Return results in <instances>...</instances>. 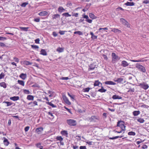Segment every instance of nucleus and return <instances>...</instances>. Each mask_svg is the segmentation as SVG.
<instances>
[{"label": "nucleus", "mask_w": 149, "mask_h": 149, "mask_svg": "<svg viewBox=\"0 0 149 149\" xmlns=\"http://www.w3.org/2000/svg\"><path fill=\"white\" fill-rule=\"evenodd\" d=\"M20 29L22 31H28V29L29 27H20Z\"/></svg>", "instance_id": "c03bdc74"}, {"label": "nucleus", "mask_w": 149, "mask_h": 149, "mask_svg": "<svg viewBox=\"0 0 149 149\" xmlns=\"http://www.w3.org/2000/svg\"><path fill=\"white\" fill-rule=\"evenodd\" d=\"M136 67L143 72H146V70L145 67L139 63L136 64Z\"/></svg>", "instance_id": "20e7f679"}, {"label": "nucleus", "mask_w": 149, "mask_h": 149, "mask_svg": "<svg viewBox=\"0 0 149 149\" xmlns=\"http://www.w3.org/2000/svg\"><path fill=\"white\" fill-rule=\"evenodd\" d=\"M10 99L13 101L17 100L19 99V96H14L10 97Z\"/></svg>", "instance_id": "f3484780"}, {"label": "nucleus", "mask_w": 149, "mask_h": 149, "mask_svg": "<svg viewBox=\"0 0 149 149\" xmlns=\"http://www.w3.org/2000/svg\"><path fill=\"white\" fill-rule=\"evenodd\" d=\"M99 119V117L96 116H93L89 118V120L91 122H96V120Z\"/></svg>", "instance_id": "9d476101"}, {"label": "nucleus", "mask_w": 149, "mask_h": 149, "mask_svg": "<svg viewBox=\"0 0 149 149\" xmlns=\"http://www.w3.org/2000/svg\"><path fill=\"white\" fill-rule=\"evenodd\" d=\"M40 54L44 56H46L47 54L45 49H42L40 51Z\"/></svg>", "instance_id": "a211bd4d"}, {"label": "nucleus", "mask_w": 149, "mask_h": 149, "mask_svg": "<svg viewBox=\"0 0 149 149\" xmlns=\"http://www.w3.org/2000/svg\"><path fill=\"white\" fill-rule=\"evenodd\" d=\"M47 114L50 116L52 118H54V115H53V114L52 112L51 111H49L47 112Z\"/></svg>", "instance_id": "09e8293b"}, {"label": "nucleus", "mask_w": 149, "mask_h": 149, "mask_svg": "<svg viewBox=\"0 0 149 149\" xmlns=\"http://www.w3.org/2000/svg\"><path fill=\"white\" fill-rule=\"evenodd\" d=\"M30 127L29 126L26 127L24 128V131L25 132H27L29 130Z\"/></svg>", "instance_id": "bf43d9fd"}, {"label": "nucleus", "mask_w": 149, "mask_h": 149, "mask_svg": "<svg viewBox=\"0 0 149 149\" xmlns=\"http://www.w3.org/2000/svg\"><path fill=\"white\" fill-rule=\"evenodd\" d=\"M31 104H33L32 106H35L38 105V102L36 101H35L33 102H31L28 103V105H30Z\"/></svg>", "instance_id": "a878e982"}, {"label": "nucleus", "mask_w": 149, "mask_h": 149, "mask_svg": "<svg viewBox=\"0 0 149 149\" xmlns=\"http://www.w3.org/2000/svg\"><path fill=\"white\" fill-rule=\"evenodd\" d=\"M63 49L62 48L58 47L56 49V51L59 52H63Z\"/></svg>", "instance_id": "a18cd8bd"}, {"label": "nucleus", "mask_w": 149, "mask_h": 149, "mask_svg": "<svg viewBox=\"0 0 149 149\" xmlns=\"http://www.w3.org/2000/svg\"><path fill=\"white\" fill-rule=\"evenodd\" d=\"M90 89V88H87L83 89L84 91V92H88L89 91Z\"/></svg>", "instance_id": "5fc2aeb1"}, {"label": "nucleus", "mask_w": 149, "mask_h": 149, "mask_svg": "<svg viewBox=\"0 0 149 149\" xmlns=\"http://www.w3.org/2000/svg\"><path fill=\"white\" fill-rule=\"evenodd\" d=\"M112 31L115 33H121V31L120 30L115 28L113 29L112 30Z\"/></svg>", "instance_id": "c85d7f7f"}, {"label": "nucleus", "mask_w": 149, "mask_h": 149, "mask_svg": "<svg viewBox=\"0 0 149 149\" xmlns=\"http://www.w3.org/2000/svg\"><path fill=\"white\" fill-rule=\"evenodd\" d=\"M26 75H19L20 78L23 79H25L26 78Z\"/></svg>", "instance_id": "8fccbe9b"}, {"label": "nucleus", "mask_w": 149, "mask_h": 149, "mask_svg": "<svg viewBox=\"0 0 149 149\" xmlns=\"http://www.w3.org/2000/svg\"><path fill=\"white\" fill-rule=\"evenodd\" d=\"M23 92L24 94L27 95L31 93L29 90L26 89H24L23 90Z\"/></svg>", "instance_id": "a19ab883"}, {"label": "nucleus", "mask_w": 149, "mask_h": 149, "mask_svg": "<svg viewBox=\"0 0 149 149\" xmlns=\"http://www.w3.org/2000/svg\"><path fill=\"white\" fill-rule=\"evenodd\" d=\"M79 148H80V149H87V148H86V147L85 146H80L79 147Z\"/></svg>", "instance_id": "774afa93"}, {"label": "nucleus", "mask_w": 149, "mask_h": 149, "mask_svg": "<svg viewBox=\"0 0 149 149\" xmlns=\"http://www.w3.org/2000/svg\"><path fill=\"white\" fill-rule=\"evenodd\" d=\"M62 15L64 16H65V17H70L71 16V15L69 14L68 13H63L62 14Z\"/></svg>", "instance_id": "ea45409f"}, {"label": "nucleus", "mask_w": 149, "mask_h": 149, "mask_svg": "<svg viewBox=\"0 0 149 149\" xmlns=\"http://www.w3.org/2000/svg\"><path fill=\"white\" fill-rule=\"evenodd\" d=\"M31 47L32 48L34 49H38L39 48V47L36 45H31Z\"/></svg>", "instance_id": "3c124183"}, {"label": "nucleus", "mask_w": 149, "mask_h": 149, "mask_svg": "<svg viewBox=\"0 0 149 149\" xmlns=\"http://www.w3.org/2000/svg\"><path fill=\"white\" fill-rule=\"evenodd\" d=\"M40 41V40L39 38L36 39L35 40V43L37 44H39Z\"/></svg>", "instance_id": "052dcab7"}, {"label": "nucleus", "mask_w": 149, "mask_h": 149, "mask_svg": "<svg viewBox=\"0 0 149 149\" xmlns=\"http://www.w3.org/2000/svg\"><path fill=\"white\" fill-rule=\"evenodd\" d=\"M123 137V136H116L114 137H110L109 138V139H111V140H113V139H118L119 138H122Z\"/></svg>", "instance_id": "79ce46f5"}, {"label": "nucleus", "mask_w": 149, "mask_h": 149, "mask_svg": "<svg viewBox=\"0 0 149 149\" xmlns=\"http://www.w3.org/2000/svg\"><path fill=\"white\" fill-rule=\"evenodd\" d=\"M120 21L123 25H125V26L127 27H130L128 22L125 19L123 18H121L120 19Z\"/></svg>", "instance_id": "423d86ee"}, {"label": "nucleus", "mask_w": 149, "mask_h": 149, "mask_svg": "<svg viewBox=\"0 0 149 149\" xmlns=\"http://www.w3.org/2000/svg\"><path fill=\"white\" fill-rule=\"evenodd\" d=\"M46 103L47 104L51 106L53 108L56 107V106L54 105L53 104H52L51 102H46Z\"/></svg>", "instance_id": "c756f323"}, {"label": "nucleus", "mask_w": 149, "mask_h": 149, "mask_svg": "<svg viewBox=\"0 0 149 149\" xmlns=\"http://www.w3.org/2000/svg\"><path fill=\"white\" fill-rule=\"evenodd\" d=\"M65 32H66V31H62L60 30L59 32V33L61 35H63L65 34Z\"/></svg>", "instance_id": "13d9d810"}, {"label": "nucleus", "mask_w": 149, "mask_h": 149, "mask_svg": "<svg viewBox=\"0 0 149 149\" xmlns=\"http://www.w3.org/2000/svg\"><path fill=\"white\" fill-rule=\"evenodd\" d=\"M122 97L118 95H113L112 97V98L114 100L116 99H121Z\"/></svg>", "instance_id": "dca6fc26"}, {"label": "nucleus", "mask_w": 149, "mask_h": 149, "mask_svg": "<svg viewBox=\"0 0 149 149\" xmlns=\"http://www.w3.org/2000/svg\"><path fill=\"white\" fill-rule=\"evenodd\" d=\"M46 103L47 104L51 106L53 108L56 107V106L54 105L53 104H52L51 102H46Z\"/></svg>", "instance_id": "7c9ffc66"}, {"label": "nucleus", "mask_w": 149, "mask_h": 149, "mask_svg": "<svg viewBox=\"0 0 149 149\" xmlns=\"http://www.w3.org/2000/svg\"><path fill=\"white\" fill-rule=\"evenodd\" d=\"M89 17L92 19H94L96 18V17L95 16V15L92 13H89Z\"/></svg>", "instance_id": "2f4dec72"}, {"label": "nucleus", "mask_w": 149, "mask_h": 149, "mask_svg": "<svg viewBox=\"0 0 149 149\" xmlns=\"http://www.w3.org/2000/svg\"><path fill=\"white\" fill-rule=\"evenodd\" d=\"M114 81L115 82H117L119 83L123 84L124 83H125L126 81L125 79L123 78H117L116 79H115Z\"/></svg>", "instance_id": "1a4fd4ad"}, {"label": "nucleus", "mask_w": 149, "mask_h": 149, "mask_svg": "<svg viewBox=\"0 0 149 149\" xmlns=\"http://www.w3.org/2000/svg\"><path fill=\"white\" fill-rule=\"evenodd\" d=\"M3 103H5L6 104H7V106L8 107L10 106L11 105H12L13 103L11 102H7V101H4L3 102Z\"/></svg>", "instance_id": "37998d69"}, {"label": "nucleus", "mask_w": 149, "mask_h": 149, "mask_svg": "<svg viewBox=\"0 0 149 149\" xmlns=\"http://www.w3.org/2000/svg\"><path fill=\"white\" fill-rule=\"evenodd\" d=\"M90 34L91 35V38L93 39H96L97 38V36H95L93 32H90Z\"/></svg>", "instance_id": "72a5a7b5"}, {"label": "nucleus", "mask_w": 149, "mask_h": 149, "mask_svg": "<svg viewBox=\"0 0 149 149\" xmlns=\"http://www.w3.org/2000/svg\"><path fill=\"white\" fill-rule=\"evenodd\" d=\"M139 86L145 90L148 89L149 87L148 85L145 82L139 84Z\"/></svg>", "instance_id": "39448f33"}, {"label": "nucleus", "mask_w": 149, "mask_h": 149, "mask_svg": "<svg viewBox=\"0 0 149 149\" xmlns=\"http://www.w3.org/2000/svg\"><path fill=\"white\" fill-rule=\"evenodd\" d=\"M49 14L48 12L45 11L41 12L38 13V15L40 16H49Z\"/></svg>", "instance_id": "9b49d317"}, {"label": "nucleus", "mask_w": 149, "mask_h": 149, "mask_svg": "<svg viewBox=\"0 0 149 149\" xmlns=\"http://www.w3.org/2000/svg\"><path fill=\"white\" fill-rule=\"evenodd\" d=\"M34 98V96L31 95H28L26 97L27 99L29 100H33Z\"/></svg>", "instance_id": "6ab92c4d"}, {"label": "nucleus", "mask_w": 149, "mask_h": 149, "mask_svg": "<svg viewBox=\"0 0 149 149\" xmlns=\"http://www.w3.org/2000/svg\"><path fill=\"white\" fill-rule=\"evenodd\" d=\"M116 126L119 127L120 128L121 130L120 131H118L116 130H114L113 131L115 133H121L123 131H125V130L126 126L125 125L124 122L123 121L120 120L118 121L117 123Z\"/></svg>", "instance_id": "f257e3e1"}, {"label": "nucleus", "mask_w": 149, "mask_h": 149, "mask_svg": "<svg viewBox=\"0 0 149 149\" xmlns=\"http://www.w3.org/2000/svg\"><path fill=\"white\" fill-rule=\"evenodd\" d=\"M24 64L26 65H31L33 63L28 61H24L23 62Z\"/></svg>", "instance_id": "473e14b6"}, {"label": "nucleus", "mask_w": 149, "mask_h": 149, "mask_svg": "<svg viewBox=\"0 0 149 149\" xmlns=\"http://www.w3.org/2000/svg\"><path fill=\"white\" fill-rule=\"evenodd\" d=\"M102 56L104 60H107L108 58L107 56L106 55L103 54V55Z\"/></svg>", "instance_id": "69168bd1"}, {"label": "nucleus", "mask_w": 149, "mask_h": 149, "mask_svg": "<svg viewBox=\"0 0 149 149\" xmlns=\"http://www.w3.org/2000/svg\"><path fill=\"white\" fill-rule=\"evenodd\" d=\"M97 65L95 64V63H93L90 65L89 66L88 70H93L95 68H97Z\"/></svg>", "instance_id": "6e6552de"}, {"label": "nucleus", "mask_w": 149, "mask_h": 149, "mask_svg": "<svg viewBox=\"0 0 149 149\" xmlns=\"http://www.w3.org/2000/svg\"><path fill=\"white\" fill-rule=\"evenodd\" d=\"M3 143L4 145L6 146H7L9 144V142L8 140L5 137H3Z\"/></svg>", "instance_id": "4468645a"}, {"label": "nucleus", "mask_w": 149, "mask_h": 149, "mask_svg": "<svg viewBox=\"0 0 149 149\" xmlns=\"http://www.w3.org/2000/svg\"><path fill=\"white\" fill-rule=\"evenodd\" d=\"M56 139L57 141H62L63 140V138L61 136H57L56 138Z\"/></svg>", "instance_id": "58836bf2"}, {"label": "nucleus", "mask_w": 149, "mask_h": 149, "mask_svg": "<svg viewBox=\"0 0 149 149\" xmlns=\"http://www.w3.org/2000/svg\"><path fill=\"white\" fill-rule=\"evenodd\" d=\"M90 5H91V4H90L89 5L88 4H87L85 7L82 10V11L84 12H85L88 10Z\"/></svg>", "instance_id": "5701e85b"}, {"label": "nucleus", "mask_w": 149, "mask_h": 149, "mask_svg": "<svg viewBox=\"0 0 149 149\" xmlns=\"http://www.w3.org/2000/svg\"><path fill=\"white\" fill-rule=\"evenodd\" d=\"M86 21L89 23H91L92 22V20L89 19V18L88 19H86Z\"/></svg>", "instance_id": "0e129e2a"}, {"label": "nucleus", "mask_w": 149, "mask_h": 149, "mask_svg": "<svg viewBox=\"0 0 149 149\" xmlns=\"http://www.w3.org/2000/svg\"><path fill=\"white\" fill-rule=\"evenodd\" d=\"M18 83L20 85H22L23 86H24V82L22 80H18L17 81Z\"/></svg>", "instance_id": "e433bc0d"}, {"label": "nucleus", "mask_w": 149, "mask_h": 149, "mask_svg": "<svg viewBox=\"0 0 149 149\" xmlns=\"http://www.w3.org/2000/svg\"><path fill=\"white\" fill-rule=\"evenodd\" d=\"M104 83L106 85H115L116 83L111 81H107L105 82Z\"/></svg>", "instance_id": "2eb2a0df"}, {"label": "nucleus", "mask_w": 149, "mask_h": 149, "mask_svg": "<svg viewBox=\"0 0 149 149\" xmlns=\"http://www.w3.org/2000/svg\"><path fill=\"white\" fill-rule=\"evenodd\" d=\"M61 134L62 135L65 136L66 137H67L68 133L67 131L63 130L61 131Z\"/></svg>", "instance_id": "412c9836"}, {"label": "nucleus", "mask_w": 149, "mask_h": 149, "mask_svg": "<svg viewBox=\"0 0 149 149\" xmlns=\"http://www.w3.org/2000/svg\"><path fill=\"white\" fill-rule=\"evenodd\" d=\"M137 120L138 122L141 123H143L145 121L144 120L141 118H137Z\"/></svg>", "instance_id": "bb28decb"}, {"label": "nucleus", "mask_w": 149, "mask_h": 149, "mask_svg": "<svg viewBox=\"0 0 149 149\" xmlns=\"http://www.w3.org/2000/svg\"><path fill=\"white\" fill-rule=\"evenodd\" d=\"M68 95L72 99L74 100V96L71 95L69 93H68Z\"/></svg>", "instance_id": "603ef678"}, {"label": "nucleus", "mask_w": 149, "mask_h": 149, "mask_svg": "<svg viewBox=\"0 0 149 149\" xmlns=\"http://www.w3.org/2000/svg\"><path fill=\"white\" fill-rule=\"evenodd\" d=\"M60 17V15L58 14H54L52 16V18L53 19H56L58 18H59Z\"/></svg>", "instance_id": "cd10ccee"}, {"label": "nucleus", "mask_w": 149, "mask_h": 149, "mask_svg": "<svg viewBox=\"0 0 149 149\" xmlns=\"http://www.w3.org/2000/svg\"><path fill=\"white\" fill-rule=\"evenodd\" d=\"M0 46L2 47H6V45L3 42H0Z\"/></svg>", "instance_id": "680f3d73"}, {"label": "nucleus", "mask_w": 149, "mask_h": 149, "mask_svg": "<svg viewBox=\"0 0 149 149\" xmlns=\"http://www.w3.org/2000/svg\"><path fill=\"white\" fill-rule=\"evenodd\" d=\"M128 63L126 61H123L121 62V65L123 67H126L129 65Z\"/></svg>", "instance_id": "ddd939ff"}, {"label": "nucleus", "mask_w": 149, "mask_h": 149, "mask_svg": "<svg viewBox=\"0 0 149 149\" xmlns=\"http://www.w3.org/2000/svg\"><path fill=\"white\" fill-rule=\"evenodd\" d=\"M62 98L65 102L68 105H70L71 104V102L69 101L68 98L65 95H63L62 96Z\"/></svg>", "instance_id": "0eeeda50"}, {"label": "nucleus", "mask_w": 149, "mask_h": 149, "mask_svg": "<svg viewBox=\"0 0 149 149\" xmlns=\"http://www.w3.org/2000/svg\"><path fill=\"white\" fill-rule=\"evenodd\" d=\"M58 11L59 12L61 13L65 11V9L63 8V7L62 6H60L58 8Z\"/></svg>", "instance_id": "aec40b11"}, {"label": "nucleus", "mask_w": 149, "mask_h": 149, "mask_svg": "<svg viewBox=\"0 0 149 149\" xmlns=\"http://www.w3.org/2000/svg\"><path fill=\"white\" fill-rule=\"evenodd\" d=\"M135 3L133 2H127V3H125V4L127 6H132L134 5Z\"/></svg>", "instance_id": "393cba45"}, {"label": "nucleus", "mask_w": 149, "mask_h": 149, "mask_svg": "<svg viewBox=\"0 0 149 149\" xmlns=\"http://www.w3.org/2000/svg\"><path fill=\"white\" fill-rule=\"evenodd\" d=\"M74 34H77L79 35H82L83 34V33L80 31H75L74 32Z\"/></svg>", "instance_id": "49530a36"}, {"label": "nucleus", "mask_w": 149, "mask_h": 149, "mask_svg": "<svg viewBox=\"0 0 149 149\" xmlns=\"http://www.w3.org/2000/svg\"><path fill=\"white\" fill-rule=\"evenodd\" d=\"M43 128L42 127L37 128L36 129V132L38 134H40L43 131Z\"/></svg>", "instance_id": "f8f14e48"}, {"label": "nucleus", "mask_w": 149, "mask_h": 149, "mask_svg": "<svg viewBox=\"0 0 149 149\" xmlns=\"http://www.w3.org/2000/svg\"><path fill=\"white\" fill-rule=\"evenodd\" d=\"M111 56L112 57V62L113 63L120 59V58L118 56L116 55L113 52L112 53Z\"/></svg>", "instance_id": "7ed1b4c3"}, {"label": "nucleus", "mask_w": 149, "mask_h": 149, "mask_svg": "<svg viewBox=\"0 0 149 149\" xmlns=\"http://www.w3.org/2000/svg\"><path fill=\"white\" fill-rule=\"evenodd\" d=\"M36 146L37 148H41L42 146H41V143H36Z\"/></svg>", "instance_id": "864d4df0"}, {"label": "nucleus", "mask_w": 149, "mask_h": 149, "mask_svg": "<svg viewBox=\"0 0 149 149\" xmlns=\"http://www.w3.org/2000/svg\"><path fill=\"white\" fill-rule=\"evenodd\" d=\"M64 108L66 109V110H67V111L69 112L71 114H72V113L71 112V111L69 109H68V108H67L65 106H64Z\"/></svg>", "instance_id": "4d7b16f0"}, {"label": "nucleus", "mask_w": 149, "mask_h": 149, "mask_svg": "<svg viewBox=\"0 0 149 149\" xmlns=\"http://www.w3.org/2000/svg\"><path fill=\"white\" fill-rule=\"evenodd\" d=\"M100 84L102 85V84L99 81L96 80L94 82V85L95 86H98Z\"/></svg>", "instance_id": "b1692460"}, {"label": "nucleus", "mask_w": 149, "mask_h": 149, "mask_svg": "<svg viewBox=\"0 0 149 149\" xmlns=\"http://www.w3.org/2000/svg\"><path fill=\"white\" fill-rule=\"evenodd\" d=\"M0 86L1 87H3L4 88H6V84L4 82L0 83Z\"/></svg>", "instance_id": "c9c22d12"}, {"label": "nucleus", "mask_w": 149, "mask_h": 149, "mask_svg": "<svg viewBox=\"0 0 149 149\" xmlns=\"http://www.w3.org/2000/svg\"><path fill=\"white\" fill-rule=\"evenodd\" d=\"M67 124L71 126H75L77 125L76 121L74 119H70L66 120Z\"/></svg>", "instance_id": "f03ea898"}, {"label": "nucleus", "mask_w": 149, "mask_h": 149, "mask_svg": "<svg viewBox=\"0 0 149 149\" xmlns=\"http://www.w3.org/2000/svg\"><path fill=\"white\" fill-rule=\"evenodd\" d=\"M143 3L148 4L149 3V1L148 0H144L143 2Z\"/></svg>", "instance_id": "338daca9"}, {"label": "nucleus", "mask_w": 149, "mask_h": 149, "mask_svg": "<svg viewBox=\"0 0 149 149\" xmlns=\"http://www.w3.org/2000/svg\"><path fill=\"white\" fill-rule=\"evenodd\" d=\"M7 38L6 37H3L0 36V40H6Z\"/></svg>", "instance_id": "e2e57ef3"}, {"label": "nucleus", "mask_w": 149, "mask_h": 149, "mask_svg": "<svg viewBox=\"0 0 149 149\" xmlns=\"http://www.w3.org/2000/svg\"><path fill=\"white\" fill-rule=\"evenodd\" d=\"M29 3L28 1L26 2L23 3L20 6L22 7H25Z\"/></svg>", "instance_id": "4c0bfd02"}, {"label": "nucleus", "mask_w": 149, "mask_h": 149, "mask_svg": "<svg viewBox=\"0 0 149 149\" xmlns=\"http://www.w3.org/2000/svg\"><path fill=\"white\" fill-rule=\"evenodd\" d=\"M132 113L134 116H136L139 115L140 112L139 111H135L133 112Z\"/></svg>", "instance_id": "4be33fe9"}, {"label": "nucleus", "mask_w": 149, "mask_h": 149, "mask_svg": "<svg viewBox=\"0 0 149 149\" xmlns=\"http://www.w3.org/2000/svg\"><path fill=\"white\" fill-rule=\"evenodd\" d=\"M106 89H104L103 88V86H102L101 88L98 90V91L101 93H104L106 92Z\"/></svg>", "instance_id": "f704fd0d"}, {"label": "nucleus", "mask_w": 149, "mask_h": 149, "mask_svg": "<svg viewBox=\"0 0 149 149\" xmlns=\"http://www.w3.org/2000/svg\"><path fill=\"white\" fill-rule=\"evenodd\" d=\"M60 79H61V80H68V79H70V78H69L68 77H61L60 78Z\"/></svg>", "instance_id": "6e6d98bb"}, {"label": "nucleus", "mask_w": 149, "mask_h": 149, "mask_svg": "<svg viewBox=\"0 0 149 149\" xmlns=\"http://www.w3.org/2000/svg\"><path fill=\"white\" fill-rule=\"evenodd\" d=\"M128 135L130 136H135L136 133L134 132H130L128 133Z\"/></svg>", "instance_id": "de8ad7c7"}]
</instances>
